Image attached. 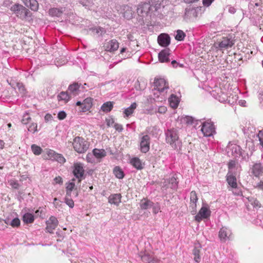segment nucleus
Listing matches in <instances>:
<instances>
[{"label":"nucleus","instance_id":"1","mask_svg":"<svg viewBox=\"0 0 263 263\" xmlns=\"http://www.w3.org/2000/svg\"><path fill=\"white\" fill-rule=\"evenodd\" d=\"M165 141L174 149H180L181 141L178 136V130L175 128L168 129L165 132Z\"/></svg>","mask_w":263,"mask_h":263},{"label":"nucleus","instance_id":"2","mask_svg":"<svg viewBox=\"0 0 263 263\" xmlns=\"http://www.w3.org/2000/svg\"><path fill=\"white\" fill-rule=\"evenodd\" d=\"M159 8H160V3L152 0L151 3L140 5L137 8V13L141 16L148 14L151 15L153 12L157 11Z\"/></svg>","mask_w":263,"mask_h":263},{"label":"nucleus","instance_id":"3","mask_svg":"<svg viewBox=\"0 0 263 263\" xmlns=\"http://www.w3.org/2000/svg\"><path fill=\"white\" fill-rule=\"evenodd\" d=\"M73 147L77 153H84L89 147L88 143L82 137H76L72 142Z\"/></svg>","mask_w":263,"mask_h":263},{"label":"nucleus","instance_id":"4","mask_svg":"<svg viewBox=\"0 0 263 263\" xmlns=\"http://www.w3.org/2000/svg\"><path fill=\"white\" fill-rule=\"evenodd\" d=\"M43 156L45 159L56 161L61 164L64 163L66 161L62 155L58 154L52 149H47Z\"/></svg>","mask_w":263,"mask_h":263},{"label":"nucleus","instance_id":"5","mask_svg":"<svg viewBox=\"0 0 263 263\" xmlns=\"http://www.w3.org/2000/svg\"><path fill=\"white\" fill-rule=\"evenodd\" d=\"M151 138L149 135L143 133L139 136V147L143 153L148 152L150 148Z\"/></svg>","mask_w":263,"mask_h":263},{"label":"nucleus","instance_id":"6","mask_svg":"<svg viewBox=\"0 0 263 263\" xmlns=\"http://www.w3.org/2000/svg\"><path fill=\"white\" fill-rule=\"evenodd\" d=\"M202 127L201 131L205 137H211L213 136L215 133V128L214 124L210 120L201 123Z\"/></svg>","mask_w":263,"mask_h":263},{"label":"nucleus","instance_id":"7","mask_svg":"<svg viewBox=\"0 0 263 263\" xmlns=\"http://www.w3.org/2000/svg\"><path fill=\"white\" fill-rule=\"evenodd\" d=\"M10 10L21 19L25 18L29 12L27 8L20 4L13 5L11 7Z\"/></svg>","mask_w":263,"mask_h":263},{"label":"nucleus","instance_id":"8","mask_svg":"<svg viewBox=\"0 0 263 263\" xmlns=\"http://www.w3.org/2000/svg\"><path fill=\"white\" fill-rule=\"evenodd\" d=\"M211 215V211L208 205L203 204L195 216V219L197 222H200L203 219L208 218Z\"/></svg>","mask_w":263,"mask_h":263},{"label":"nucleus","instance_id":"9","mask_svg":"<svg viewBox=\"0 0 263 263\" xmlns=\"http://www.w3.org/2000/svg\"><path fill=\"white\" fill-rule=\"evenodd\" d=\"M154 87V90H157L159 93L162 92L168 88V84L163 78H155Z\"/></svg>","mask_w":263,"mask_h":263},{"label":"nucleus","instance_id":"10","mask_svg":"<svg viewBox=\"0 0 263 263\" xmlns=\"http://www.w3.org/2000/svg\"><path fill=\"white\" fill-rule=\"evenodd\" d=\"M211 95L220 102H226L227 99V95L226 94L221 88L215 87L211 91Z\"/></svg>","mask_w":263,"mask_h":263},{"label":"nucleus","instance_id":"11","mask_svg":"<svg viewBox=\"0 0 263 263\" xmlns=\"http://www.w3.org/2000/svg\"><path fill=\"white\" fill-rule=\"evenodd\" d=\"M73 173L74 176L78 179L79 183L80 182L84 174L83 165L81 163H74Z\"/></svg>","mask_w":263,"mask_h":263},{"label":"nucleus","instance_id":"12","mask_svg":"<svg viewBox=\"0 0 263 263\" xmlns=\"http://www.w3.org/2000/svg\"><path fill=\"white\" fill-rule=\"evenodd\" d=\"M234 44V40L231 36L223 37L218 44L219 48L222 50L231 48Z\"/></svg>","mask_w":263,"mask_h":263},{"label":"nucleus","instance_id":"13","mask_svg":"<svg viewBox=\"0 0 263 263\" xmlns=\"http://www.w3.org/2000/svg\"><path fill=\"white\" fill-rule=\"evenodd\" d=\"M198 8L189 7L185 9L184 18L192 21L195 20L198 16Z\"/></svg>","mask_w":263,"mask_h":263},{"label":"nucleus","instance_id":"14","mask_svg":"<svg viewBox=\"0 0 263 263\" xmlns=\"http://www.w3.org/2000/svg\"><path fill=\"white\" fill-rule=\"evenodd\" d=\"M178 183L176 178L173 176L169 179H164L162 182V187L165 189L170 187L173 190H176L178 187Z\"/></svg>","mask_w":263,"mask_h":263},{"label":"nucleus","instance_id":"15","mask_svg":"<svg viewBox=\"0 0 263 263\" xmlns=\"http://www.w3.org/2000/svg\"><path fill=\"white\" fill-rule=\"evenodd\" d=\"M232 232L228 228L223 227L221 228L219 232V237L221 241L225 242L230 239Z\"/></svg>","mask_w":263,"mask_h":263},{"label":"nucleus","instance_id":"16","mask_svg":"<svg viewBox=\"0 0 263 263\" xmlns=\"http://www.w3.org/2000/svg\"><path fill=\"white\" fill-rule=\"evenodd\" d=\"M228 153L235 157H238L241 155V149L236 144H230L228 146Z\"/></svg>","mask_w":263,"mask_h":263},{"label":"nucleus","instance_id":"17","mask_svg":"<svg viewBox=\"0 0 263 263\" xmlns=\"http://www.w3.org/2000/svg\"><path fill=\"white\" fill-rule=\"evenodd\" d=\"M250 172L254 176L259 178L263 173V166L260 163H256L250 168Z\"/></svg>","mask_w":263,"mask_h":263},{"label":"nucleus","instance_id":"18","mask_svg":"<svg viewBox=\"0 0 263 263\" xmlns=\"http://www.w3.org/2000/svg\"><path fill=\"white\" fill-rule=\"evenodd\" d=\"M47 231L50 233H53V230L56 228L58 224V221L57 218L54 216H51L49 219L46 222Z\"/></svg>","mask_w":263,"mask_h":263},{"label":"nucleus","instance_id":"19","mask_svg":"<svg viewBox=\"0 0 263 263\" xmlns=\"http://www.w3.org/2000/svg\"><path fill=\"white\" fill-rule=\"evenodd\" d=\"M170 55V50L168 48H166L161 50L158 54V59L159 61L161 63L169 62Z\"/></svg>","mask_w":263,"mask_h":263},{"label":"nucleus","instance_id":"20","mask_svg":"<svg viewBox=\"0 0 263 263\" xmlns=\"http://www.w3.org/2000/svg\"><path fill=\"white\" fill-rule=\"evenodd\" d=\"M158 42L161 46L166 47L170 44V37L166 34H161L158 37Z\"/></svg>","mask_w":263,"mask_h":263},{"label":"nucleus","instance_id":"21","mask_svg":"<svg viewBox=\"0 0 263 263\" xmlns=\"http://www.w3.org/2000/svg\"><path fill=\"white\" fill-rule=\"evenodd\" d=\"M105 48L106 50L108 51H116L119 48V43L116 40H111L106 43Z\"/></svg>","mask_w":263,"mask_h":263},{"label":"nucleus","instance_id":"22","mask_svg":"<svg viewBox=\"0 0 263 263\" xmlns=\"http://www.w3.org/2000/svg\"><path fill=\"white\" fill-rule=\"evenodd\" d=\"M236 174H227V181L232 189H236L237 184L236 178Z\"/></svg>","mask_w":263,"mask_h":263},{"label":"nucleus","instance_id":"23","mask_svg":"<svg viewBox=\"0 0 263 263\" xmlns=\"http://www.w3.org/2000/svg\"><path fill=\"white\" fill-rule=\"evenodd\" d=\"M24 4L32 11H36L39 9V3L36 0H22Z\"/></svg>","mask_w":263,"mask_h":263},{"label":"nucleus","instance_id":"24","mask_svg":"<svg viewBox=\"0 0 263 263\" xmlns=\"http://www.w3.org/2000/svg\"><path fill=\"white\" fill-rule=\"evenodd\" d=\"M121 195L120 194L110 195L108 197V202L111 204L119 205L121 202Z\"/></svg>","mask_w":263,"mask_h":263},{"label":"nucleus","instance_id":"25","mask_svg":"<svg viewBox=\"0 0 263 263\" xmlns=\"http://www.w3.org/2000/svg\"><path fill=\"white\" fill-rule=\"evenodd\" d=\"M228 174H236L235 171L240 168V166L235 160H231L228 164Z\"/></svg>","mask_w":263,"mask_h":263},{"label":"nucleus","instance_id":"26","mask_svg":"<svg viewBox=\"0 0 263 263\" xmlns=\"http://www.w3.org/2000/svg\"><path fill=\"white\" fill-rule=\"evenodd\" d=\"M140 256L141 260L144 262H151L154 260V255L153 253L145 251L144 253H141Z\"/></svg>","mask_w":263,"mask_h":263},{"label":"nucleus","instance_id":"27","mask_svg":"<svg viewBox=\"0 0 263 263\" xmlns=\"http://www.w3.org/2000/svg\"><path fill=\"white\" fill-rule=\"evenodd\" d=\"M80 85L78 83H74L68 87V91L71 96H76L78 95L80 91Z\"/></svg>","mask_w":263,"mask_h":263},{"label":"nucleus","instance_id":"28","mask_svg":"<svg viewBox=\"0 0 263 263\" xmlns=\"http://www.w3.org/2000/svg\"><path fill=\"white\" fill-rule=\"evenodd\" d=\"M92 105V99L91 98H87L82 102V111L85 112L89 110Z\"/></svg>","mask_w":263,"mask_h":263},{"label":"nucleus","instance_id":"29","mask_svg":"<svg viewBox=\"0 0 263 263\" xmlns=\"http://www.w3.org/2000/svg\"><path fill=\"white\" fill-rule=\"evenodd\" d=\"M153 205V202L151 200L143 198L140 203V206L142 210H147L151 208Z\"/></svg>","mask_w":263,"mask_h":263},{"label":"nucleus","instance_id":"30","mask_svg":"<svg viewBox=\"0 0 263 263\" xmlns=\"http://www.w3.org/2000/svg\"><path fill=\"white\" fill-rule=\"evenodd\" d=\"M168 102L171 107L176 108L178 106L179 99L176 96L172 95L168 98Z\"/></svg>","mask_w":263,"mask_h":263},{"label":"nucleus","instance_id":"31","mask_svg":"<svg viewBox=\"0 0 263 263\" xmlns=\"http://www.w3.org/2000/svg\"><path fill=\"white\" fill-rule=\"evenodd\" d=\"M137 107V104L136 103H132L130 106L124 109V117L127 118L131 116L134 112L135 109Z\"/></svg>","mask_w":263,"mask_h":263},{"label":"nucleus","instance_id":"32","mask_svg":"<svg viewBox=\"0 0 263 263\" xmlns=\"http://www.w3.org/2000/svg\"><path fill=\"white\" fill-rule=\"evenodd\" d=\"M132 165L138 170H141L143 168V164L140 159L137 157L133 158L130 160Z\"/></svg>","mask_w":263,"mask_h":263},{"label":"nucleus","instance_id":"33","mask_svg":"<svg viewBox=\"0 0 263 263\" xmlns=\"http://www.w3.org/2000/svg\"><path fill=\"white\" fill-rule=\"evenodd\" d=\"M197 200L198 197L195 191H192L190 193V206L194 211L196 208V202Z\"/></svg>","mask_w":263,"mask_h":263},{"label":"nucleus","instance_id":"34","mask_svg":"<svg viewBox=\"0 0 263 263\" xmlns=\"http://www.w3.org/2000/svg\"><path fill=\"white\" fill-rule=\"evenodd\" d=\"M124 12L123 13V16L124 18L129 20L133 17V11L129 6H124L123 8Z\"/></svg>","mask_w":263,"mask_h":263},{"label":"nucleus","instance_id":"35","mask_svg":"<svg viewBox=\"0 0 263 263\" xmlns=\"http://www.w3.org/2000/svg\"><path fill=\"white\" fill-rule=\"evenodd\" d=\"M64 11V9L53 8L49 9V14L50 15L52 16H60Z\"/></svg>","mask_w":263,"mask_h":263},{"label":"nucleus","instance_id":"36","mask_svg":"<svg viewBox=\"0 0 263 263\" xmlns=\"http://www.w3.org/2000/svg\"><path fill=\"white\" fill-rule=\"evenodd\" d=\"M58 100L59 101H63L64 103L67 102L70 98V96L67 92H61L58 96Z\"/></svg>","mask_w":263,"mask_h":263},{"label":"nucleus","instance_id":"37","mask_svg":"<svg viewBox=\"0 0 263 263\" xmlns=\"http://www.w3.org/2000/svg\"><path fill=\"white\" fill-rule=\"evenodd\" d=\"M200 248L201 246L200 245H199L198 246H196L193 250V254L194 256V260L197 262H199L200 261Z\"/></svg>","mask_w":263,"mask_h":263},{"label":"nucleus","instance_id":"38","mask_svg":"<svg viewBox=\"0 0 263 263\" xmlns=\"http://www.w3.org/2000/svg\"><path fill=\"white\" fill-rule=\"evenodd\" d=\"M92 153L94 156L97 158H102L104 157L106 155L105 151L103 149L95 148L93 150Z\"/></svg>","mask_w":263,"mask_h":263},{"label":"nucleus","instance_id":"39","mask_svg":"<svg viewBox=\"0 0 263 263\" xmlns=\"http://www.w3.org/2000/svg\"><path fill=\"white\" fill-rule=\"evenodd\" d=\"M4 221L6 224H10L13 227H18L20 225V220L18 218H15L11 221L9 218H7Z\"/></svg>","mask_w":263,"mask_h":263},{"label":"nucleus","instance_id":"40","mask_svg":"<svg viewBox=\"0 0 263 263\" xmlns=\"http://www.w3.org/2000/svg\"><path fill=\"white\" fill-rule=\"evenodd\" d=\"M23 220L26 223H32L34 220V216L32 214L27 213L24 215Z\"/></svg>","mask_w":263,"mask_h":263},{"label":"nucleus","instance_id":"41","mask_svg":"<svg viewBox=\"0 0 263 263\" xmlns=\"http://www.w3.org/2000/svg\"><path fill=\"white\" fill-rule=\"evenodd\" d=\"M114 174L118 179H122L124 176V172L119 166H116L114 169Z\"/></svg>","mask_w":263,"mask_h":263},{"label":"nucleus","instance_id":"42","mask_svg":"<svg viewBox=\"0 0 263 263\" xmlns=\"http://www.w3.org/2000/svg\"><path fill=\"white\" fill-rule=\"evenodd\" d=\"M113 107V104L111 102L104 103L101 106V110L105 112H109Z\"/></svg>","mask_w":263,"mask_h":263},{"label":"nucleus","instance_id":"43","mask_svg":"<svg viewBox=\"0 0 263 263\" xmlns=\"http://www.w3.org/2000/svg\"><path fill=\"white\" fill-rule=\"evenodd\" d=\"M74 179H73L71 181L69 182L66 186V195L70 196L72 191L74 189L75 184L74 183Z\"/></svg>","mask_w":263,"mask_h":263},{"label":"nucleus","instance_id":"44","mask_svg":"<svg viewBox=\"0 0 263 263\" xmlns=\"http://www.w3.org/2000/svg\"><path fill=\"white\" fill-rule=\"evenodd\" d=\"M238 99V97L236 94H230V96L227 95V101L230 104H233L236 102Z\"/></svg>","mask_w":263,"mask_h":263},{"label":"nucleus","instance_id":"45","mask_svg":"<svg viewBox=\"0 0 263 263\" xmlns=\"http://www.w3.org/2000/svg\"><path fill=\"white\" fill-rule=\"evenodd\" d=\"M185 36V33L181 30H178L176 31V34L175 35V39L177 41H182L184 40V37Z\"/></svg>","mask_w":263,"mask_h":263},{"label":"nucleus","instance_id":"46","mask_svg":"<svg viewBox=\"0 0 263 263\" xmlns=\"http://www.w3.org/2000/svg\"><path fill=\"white\" fill-rule=\"evenodd\" d=\"M31 147L33 153L35 155H40L42 152L41 147L35 144H32Z\"/></svg>","mask_w":263,"mask_h":263},{"label":"nucleus","instance_id":"47","mask_svg":"<svg viewBox=\"0 0 263 263\" xmlns=\"http://www.w3.org/2000/svg\"><path fill=\"white\" fill-rule=\"evenodd\" d=\"M248 199L254 207H260V203L257 199L253 197L248 198Z\"/></svg>","mask_w":263,"mask_h":263},{"label":"nucleus","instance_id":"48","mask_svg":"<svg viewBox=\"0 0 263 263\" xmlns=\"http://www.w3.org/2000/svg\"><path fill=\"white\" fill-rule=\"evenodd\" d=\"M31 120V118L30 116L29 115L28 112H26L23 117V118L22 119V123L24 124H27L29 123L30 120Z\"/></svg>","mask_w":263,"mask_h":263},{"label":"nucleus","instance_id":"49","mask_svg":"<svg viewBox=\"0 0 263 263\" xmlns=\"http://www.w3.org/2000/svg\"><path fill=\"white\" fill-rule=\"evenodd\" d=\"M37 124L35 123H31L28 127V130L33 133L37 132Z\"/></svg>","mask_w":263,"mask_h":263},{"label":"nucleus","instance_id":"50","mask_svg":"<svg viewBox=\"0 0 263 263\" xmlns=\"http://www.w3.org/2000/svg\"><path fill=\"white\" fill-rule=\"evenodd\" d=\"M94 155L92 153H88L86 155V160L89 163H93L95 162V159Z\"/></svg>","mask_w":263,"mask_h":263},{"label":"nucleus","instance_id":"51","mask_svg":"<svg viewBox=\"0 0 263 263\" xmlns=\"http://www.w3.org/2000/svg\"><path fill=\"white\" fill-rule=\"evenodd\" d=\"M247 148H248L250 151V155H252L253 152L255 151V146L253 143L251 141L247 142Z\"/></svg>","mask_w":263,"mask_h":263},{"label":"nucleus","instance_id":"52","mask_svg":"<svg viewBox=\"0 0 263 263\" xmlns=\"http://www.w3.org/2000/svg\"><path fill=\"white\" fill-rule=\"evenodd\" d=\"M151 208H153V212L155 214H157L160 211V206L158 203H153V205H152Z\"/></svg>","mask_w":263,"mask_h":263},{"label":"nucleus","instance_id":"53","mask_svg":"<svg viewBox=\"0 0 263 263\" xmlns=\"http://www.w3.org/2000/svg\"><path fill=\"white\" fill-rule=\"evenodd\" d=\"M16 86L18 88L20 93H22L23 95L25 94V89L22 83H17L16 84Z\"/></svg>","mask_w":263,"mask_h":263},{"label":"nucleus","instance_id":"54","mask_svg":"<svg viewBox=\"0 0 263 263\" xmlns=\"http://www.w3.org/2000/svg\"><path fill=\"white\" fill-rule=\"evenodd\" d=\"M65 202L70 208H72L74 206V202L71 199L66 197Z\"/></svg>","mask_w":263,"mask_h":263},{"label":"nucleus","instance_id":"55","mask_svg":"<svg viewBox=\"0 0 263 263\" xmlns=\"http://www.w3.org/2000/svg\"><path fill=\"white\" fill-rule=\"evenodd\" d=\"M66 117V114L64 111H60L58 114V118L59 120H63Z\"/></svg>","mask_w":263,"mask_h":263},{"label":"nucleus","instance_id":"56","mask_svg":"<svg viewBox=\"0 0 263 263\" xmlns=\"http://www.w3.org/2000/svg\"><path fill=\"white\" fill-rule=\"evenodd\" d=\"M183 120L187 124H192L193 122V119L191 117L186 116L183 118Z\"/></svg>","mask_w":263,"mask_h":263},{"label":"nucleus","instance_id":"57","mask_svg":"<svg viewBox=\"0 0 263 263\" xmlns=\"http://www.w3.org/2000/svg\"><path fill=\"white\" fill-rule=\"evenodd\" d=\"M167 110V108L164 106H160L158 108L157 112L163 114H164Z\"/></svg>","mask_w":263,"mask_h":263},{"label":"nucleus","instance_id":"58","mask_svg":"<svg viewBox=\"0 0 263 263\" xmlns=\"http://www.w3.org/2000/svg\"><path fill=\"white\" fill-rule=\"evenodd\" d=\"M96 30V33L97 34H99L100 35H103L105 33V30L102 27H97L95 29Z\"/></svg>","mask_w":263,"mask_h":263},{"label":"nucleus","instance_id":"59","mask_svg":"<svg viewBox=\"0 0 263 263\" xmlns=\"http://www.w3.org/2000/svg\"><path fill=\"white\" fill-rule=\"evenodd\" d=\"M106 124L107 126H114V120L112 118H108L106 119Z\"/></svg>","mask_w":263,"mask_h":263},{"label":"nucleus","instance_id":"60","mask_svg":"<svg viewBox=\"0 0 263 263\" xmlns=\"http://www.w3.org/2000/svg\"><path fill=\"white\" fill-rule=\"evenodd\" d=\"M258 137L260 142V144L263 147V131H259L258 134Z\"/></svg>","mask_w":263,"mask_h":263},{"label":"nucleus","instance_id":"61","mask_svg":"<svg viewBox=\"0 0 263 263\" xmlns=\"http://www.w3.org/2000/svg\"><path fill=\"white\" fill-rule=\"evenodd\" d=\"M54 182L55 184H62L63 182V180L60 176H58L54 179Z\"/></svg>","mask_w":263,"mask_h":263},{"label":"nucleus","instance_id":"62","mask_svg":"<svg viewBox=\"0 0 263 263\" xmlns=\"http://www.w3.org/2000/svg\"><path fill=\"white\" fill-rule=\"evenodd\" d=\"M10 185L14 189H17L19 186V184L17 181L11 180L10 181Z\"/></svg>","mask_w":263,"mask_h":263},{"label":"nucleus","instance_id":"63","mask_svg":"<svg viewBox=\"0 0 263 263\" xmlns=\"http://www.w3.org/2000/svg\"><path fill=\"white\" fill-rule=\"evenodd\" d=\"M214 0H203L202 1L203 5L204 6L208 7L211 4V3H212V2Z\"/></svg>","mask_w":263,"mask_h":263},{"label":"nucleus","instance_id":"64","mask_svg":"<svg viewBox=\"0 0 263 263\" xmlns=\"http://www.w3.org/2000/svg\"><path fill=\"white\" fill-rule=\"evenodd\" d=\"M114 127L118 131H122L123 129L122 125L117 123H115L114 125Z\"/></svg>","mask_w":263,"mask_h":263}]
</instances>
